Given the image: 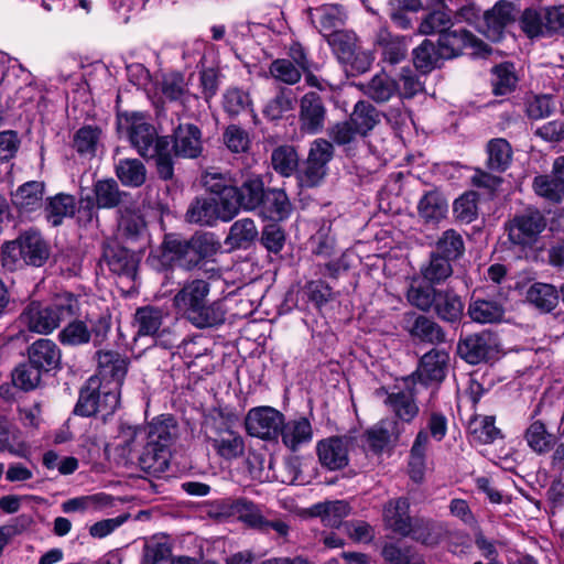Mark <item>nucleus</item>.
I'll use <instances>...</instances> for the list:
<instances>
[{
	"instance_id": "2eb2a0df",
	"label": "nucleus",
	"mask_w": 564,
	"mask_h": 564,
	"mask_svg": "<svg viewBox=\"0 0 564 564\" xmlns=\"http://www.w3.org/2000/svg\"><path fill=\"white\" fill-rule=\"evenodd\" d=\"M438 45L441 55L446 59L463 54L466 48H470V53L475 55L489 53L488 46L482 41L464 29L451 30L449 28L440 35Z\"/></svg>"
},
{
	"instance_id": "39448f33",
	"label": "nucleus",
	"mask_w": 564,
	"mask_h": 564,
	"mask_svg": "<svg viewBox=\"0 0 564 564\" xmlns=\"http://www.w3.org/2000/svg\"><path fill=\"white\" fill-rule=\"evenodd\" d=\"M174 325V318L167 311L152 305L137 308L133 317L135 335L153 337L164 348L174 347L178 340Z\"/></svg>"
},
{
	"instance_id": "f257e3e1",
	"label": "nucleus",
	"mask_w": 564,
	"mask_h": 564,
	"mask_svg": "<svg viewBox=\"0 0 564 564\" xmlns=\"http://www.w3.org/2000/svg\"><path fill=\"white\" fill-rule=\"evenodd\" d=\"M176 433L171 416H160L143 427H129L123 432L127 446L139 451V466L142 470L158 475L169 467V446Z\"/></svg>"
},
{
	"instance_id": "4468645a",
	"label": "nucleus",
	"mask_w": 564,
	"mask_h": 564,
	"mask_svg": "<svg viewBox=\"0 0 564 564\" xmlns=\"http://www.w3.org/2000/svg\"><path fill=\"white\" fill-rule=\"evenodd\" d=\"M546 227V219L538 209H527L508 225V236L512 243L530 246Z\"/></svg>"
},
{
	"instance_id": "1a4fd4ad",
	"label": "nucleus",
	"mask_w": 564,
	"mask_h": 564,
	"mask_svg": "<svg viewBox=\"0 0 564 564\" xmlns=\"http://www.w3.org/2000/svg\"><path fill=\"white\" fill-rule=\"evenodd\" d=\"M119 402L118 391L107 390L99 377L91 376L79 391L75 412L83 416H90L97 412L108 415L118 409Z\"/></svg>"
},
{
	"instance_id": "58836bf2",
	"label": "nucleus",
	"mask_w": 564,
	"mask_h": 564,
	"mask_svg": "<svg viewBox=\"0 0 564 564\" xmlns=\"http://www.w3.org/2000/svg\"><path fill=\"white\" fill-rule=\"evenodd\" d=\"M258 237V229L251 218L236 220L225 239V243L232 249L249 247Z\"/></svg>"
},
{
	"instance_id": "dca6fc26",
	"label": "nucleus",
	"mask_w": 564,
	"mask_h": 564,
	"mask_svg": "<svg viewBox=\"0 0 564 564\" xmlns=\"http://www.w3.org/2000/svg\"><path fill=\"white\" fill-rule=\"evenodd\" d=\"M95 199L90 196H80L78 219L90 220L93 217L95 206L99 208H113L121 202L122 193L115 180L99 181L95 185Z\"/></svg>"
},
{
	"instance_id": "7c9ffc66",
	"label": "nucleus",
	"mask_w": 564,
	"mask_h": 564,
	"mask_svg": "<svg viewBox=\"0 0 564 564\" xmlns=\"http://www.w3.org/2000/svg\"><path fill=\"white\" fill-rule=\"evenodd\" d=\"M265 191L261 176H247L241 185L237 186V198L240 209L250 212L260 207L265 198Z\"/></svg>"
},
{
	"instance_id": "a19ab883",
	"label": "nucleus",
	"mask_w": 564,
	"mask_h": 564,
	"mask_svg": "<svg viewBox=\"0 0 564 564\" xmlns=\"http://www.w3.org/2000/svg\"><path fill=\"white\" fill-rule=\"evenodd\" d=\"M186 219L189 223L212 226L219 219V213L216 208L215 200L210 196H200L195 198L187 212Z\"/></svg>"
},
{
	"instance_id": "e2e57ef3",
	"label": "nucleus",
	"mask_w": 564,
	"mask_h": 564,
	"mask_svg": "<svg viewBox=\"0 0 564 564\" xmlns=\"http://www.w3.org/2000/svg\"><path fill=\"white\" fill-rule=\"evenodd\" d=\"M270 75L281 83L294 85L302 77L301 69L289 58H278L270 64Z\"/></svg>"
},
{
	"instance_id": "9d476101",
	"label": "nucleus",
	"mask_w": 564,
	"mask_h": 564,
	"mask_svg": "<svg viewBox=\"0 0 564 564\" xmlns=\"http://www.w3.org/2000/svg\"><path fill=\"white\" fill-rule=\"evenodd\" d=\"M284 415L272 406H257L248 411L245 419L246 431L250 436L264 441L280 437Z\"/></svg>"
},
{
	"instance_id": "f704fd0d",
	"label": "nucleus",
	"mask_w": 564,
	"mask_h": 564,
	"mask_svg": "<svg viewBox=\"0 0 564 564\" xmlns=\"http://www.w3.org/2000/svg\"><path fill=\"white\" fill-rule=\"evenodd\" d=\"M311 514L321 518L324 525L330 528L344 527V519L349 516L351 508L344 500L323 501L311 507Z\"/></svg>"
},
{
	"instance_id": "09e8293b",
	"label": "nucleus",
	"mask_w": 564,
	"mask_h": 564,
	"mask_svg": "<svg viewBox=\"0 0 564 564\" xmlns=\"http://www.w3.org/2000/svg\"><path fill=\"white\" fill-rule=\"evenodd\" d=\"M527 300L543 312L552 311L558 302V292L546 283H534L527 292Z\"/></svg>"
},
{
	"instance_id": "7ed1b4c3",
	"label": "nucleus",
	"mask_w": 564,
	"mask_h": 564,
	"mask_svg": "<svg viewBox=\"0 0 564 564\" xmlns=\"http://www.w3.org/2000/svg\"><path fill=\"white\" fill-rule=\"evenodd\" d=\"M1 263L9 271L24 265L41 267L50 256L48 247L36 230H28L1 247Z\"/></svg>"
},
{
	"instance_id": "9b49d317",
	"label": "nucleus",
	"mask_w": 564,
	"mask_h": 564,
	"mask_svg": "<svg viewBox=\"0 0 564 564\" xmlns=\"http://www.w3.org/2000/svg\"><path fill=\"white\" fill-rule=\"evenodd\" d=\"M334 54L344 64H349L356 69L365 72L372 63L370 53L360 51L357 36L352 31L340 30L326 37Z\"/></svg>"
},
{
	"instance_id": "680f3d73",
	"label": "nucleus",
	"mask_w": 564,
	"mask_h": 564,
	"mask_svg": "<svg viewBox=\"0 0 564 564\" xmlns=\"http://www.w3.org/2000/svg\"><path fill=\"white\" fill-rule=\"evenodd\" d=\"M525 440L528 445L538 454H543L550 451L554 443V437L545 429L541 421H534L525 432Z\"/></svg>"
},
{
	"instance_id": "79ce46f5",
	"label": "nucleus",
	"mask_w": 564,
	"mask_h": 564,
	"mask_svg": "<svg viewBox=\"0 0 564 564\" xmlns=\"http://www.w3.org/2000/svg\"><path fill=\"white\" fill-rule=\"evenodd\" d=\"M398 421L381 420L366 432L367 443L373 452H382L398 437Z\"/></svg>"
},
{
	"instance_id": "338daca9",
	"label": "nucleus",
	"mask_w": 564,
	"mask_h": 564,
	"mask_svg": "<svg viewBox=\"0 0 564 564\" xmlns=\"http://www.w3.org/2000/svg\"><path fill=\"white\" fill-rule=\"evenodd\" d=\"M470 433L476 441L482 444L492 443L500 435V431L495 426L494 416L474 419L470 422Z\"/></svg>"
},
{
	"instance_id": "3c124183",
	"label": "nucleus",
	"mask_w": 564,
	"mask_h": 564,
	"mask_svg": "<svg viewBox=\"0 0 564 564\" xmlns=\"http://www.w3.org/2000/svg\"><path fill=\"white\" fill-rule=\"evenodd\" d=\"M487 165L491 171L503 172L508 169L512 159V150L507 140H491L487 145Z\"/></svg>"
},
{
	"instance_id": "6ab92c4d",
	"label": "nucleus",
	"mask_w": 564,
	"mask_h": 564,
	"mask_svg": "<svg viewBox=\"0 0 564 564\" xmlns=\"http://www.w3.org/2000/svg\"><path fill=\"white\" fill-rule=\"evenodd\" d=\"M518 13L517 7L506 0L498 1L494 8L484 15L481 32L490 41H499L507 25L516 20Z\"/></svg>"
},
{
	"instance_id": "a211bd4d",
	"label": "nucleus",
	"mask_w": 564,
	"mask_h": 564,
	"mask_svg": "<svg viewBox=\"0 0 564 564\" xmlns=\"http://www.w3.org/2000/svg\"><path fill=\"white\" fill-rule=\"evenodd\" d=\"M351 440L347 436H330L317 443L316 452L323 467L329 470L345 468L349 463Z\"/></svg>"
},
{
	"instance_id": "de8ad7c7",
	"label": "nucleus",
	"mask_w": 564,
	"mask_h": 564,
	"mask_svg": "<svg viewBox=\"0 0 564 564\" xmlns=\"http://www.w3.org/2000/svg\"><path fill=\"white\" fill-rule=\"evenodd\" d=\"M261 206L268 213L269 218L273 220L285 219L292 209L288 195L280 188H268Z\"/></svg>"
},
{
	"instance_id": "412c9836",
	"label": "nucleus",
	"mask_w": 564,
	"mask_h": 564,
	"mask_svg": "<svg viewBox=\"0 0 564 564\" xmlns=\"http://www.w3.org/2000/svg\"><path fill=\"white\" fill-rule=\"evenodd\" d=\"M448 361L449 355L445 350L432 349L423 355L416 371L412 376H414L416 383H440L446 376Z\"/></svg>"
},
{
	"instance_id": "0eeeda50",
	"label": "nucleus",
	"mask_w": 564,
	"mask_h": 564,
	"mask_svg": "<svg viewBox=\"0 0 564 564\" xmlns=\"http://www.w3.org/2000/svg\"><path fill=\"white\" fill-rule=\"evenodd\" d=\"M419 389L414 376L403 378L389 392L384 388L376 391L378 398H383L384 405L393 413L394 417L401 422L410 424L420 413L416 402Z\"/></svg>"
},
{
	"instance_id": "864d4df0",
	"label": "nucleus",
	"mask_w": 564,
	"mask_h": 564,
	"mask_svg": "<svg viewBox=\"0 0 564 564\" xmlns=\"http://www.w3.org/2000/svg\"><path fill=\"white\" fill-rule=\"evenodd\" d=\"M18 435L19 430L12 425L7 416L0 415V452H9L15 456H22L25 446Z\"/></svg>"
},
{
	"instance_id": "ddd939ff",
	"label": "nucleus",
	"mask_w": 564,
	"mask_h": 564,
	"mask_svg": "<svg viewBox=\"0 0 564 564\" xmlns=\"http://www.w3.org/2000/svg\"><path fill=\"white\" fill-rule=\"evenodd\" d=\"M126 122L130 142L138 153L143 158L155 155L158 144L164 137L156 135L154 127L147 121L145 116L140 112L127 113Z\"/></svg>"
},
{
	"instance_id": "c9c22d12",
	"label": "nucleus",
	"mask_w": 564,
	"mask_h": 564,
	"mask_svg": "<svg viewBox=\"0 0 564 564\" xmlns=\"http://www.w3.org/2000/svg\"><path fill=\"white\" fill-rule=\"evenodd\" d=\"M547 17L549 8H528L522 12L519 24L524 34L530 39L552 35Z\"/></svg>"
},
{
	"instance_id": "603ef678",
	"label": "nucleus",
	"mask_w": 564,
	"mask_h": 564,
	"mask_svg": "<svg viewBox=\"0 0 564 564\" xmlns=\"http://www.w3.org/2000/svg\"><path fill=\"white\" fill-rule=\"evenodd\" d=\"M441 55L440 45L437 48L430 40H424L420 46L413 51V62L417 69L423 73L431 72L438 66V62L444 59Z\"/></svg>"
},
{
	"instance_id": "5fc2aeb1",
	"label": "nucleus",
	"mask_w": 564,
	"mask_h": 564,
	"mask_svg": "<svg viewBox=\"0 0 564 564\" xmlns=\"http://www.w3.org/2000/svg\"><path fill=\"white\" fill-rule=\"evenodd\" d=\"M271 163L275 172L290 176L299 165L297 153L292 145H280L271 154Z\"/></svg>"
},
{
	"instance_id": "473e14b6",
	"label": "nucleus",
	"mask_w": 564,
	"mask_h": 564,
	"mask_svg": "<svg viewBox=\"0 0 564 564\" xmlns=\"http://www.w3.org/2000/svg\"><path fill=\"white\" fill-rule=\"evenodd\" d=\"M447 210L448 202L438 189L426 192L417 203V213L424 223H440L446 217Z\"/></svg>"
},
{
	"instance_id": "37998d69",
	"label": "nucleus",
	"mask_w": 564,
	"mask_h": 564,
	"mask_svg": "<svg viewBox=\"0 0 564 564\" xmlns=\"http://www.w3.org/2000/svg\"><path fill=\"white\" fill-rule=\"evenodd\" d=\"M409 333L412 337L431 344L445 341V333L442 327L436 322L424 315H417L414 318L411 327L409 328Z\"/></svg>"
},
{
	"instance_id": "0e129e2a",
	"label": "nucleus",
	"mask_w": 564,
	"mask_h": 564,
	"mask_svg": "<svg viewBox=\"0 0 564 564\" xmlns=\"http://www.w3.org/2000/svg\"><path fill=\"white\" fill-rule=\"evenodd\" d=\"M477 200L478 194L476 192L464 193L454 202L453 212L455 217L466 224L474 221L478 215Z\"/></svg>"
},
{
	"instance_id": "5701e85b",
	"label": "nucleus",
	"mask_w": 564,
	"mask_h": 564,
	"mask_svg": "<svg viewBox=\"0 0 564 564\" xmlns=\"http://www.w3.org/2000/svg\"><path fill=\"white\" fill-rule=\"evenodd\" d=\"M173 150L175 155L195 159L203 151L202 132L198 127L186 123L180 124L174 131Z\"/></svg>"
},
{
	"instance_id": "6e6552de",
	"label": "nucleus",
	"mask_w": 564,
	"mask_h": 564,
	"mask_svg": "<svg viewBox=\"0 0 564 564\" xmlns=\"http://www.w3.org/2000/svg\"><path fill=\"white\" fill-rule=\"evenodd\" d=\"M206 438L216 454L226 462L236 460L245 455V440L221 415L206 422Z\"/></svg>"
},
{
	"instance_id": "49530a36",
	"label": "nucleus",
	"mask_w": 564,
	"mask_h": 564,
	"mask_svg": "<svg viewBox=\"0 0 564 564\" xmlns=\"http://www.w3.org/2000/svg\"><path fill=\"white\" fill-rule=\"evenodd\" d=\"M44 195V183L30 181L18 187L13 195V203L26 212L41 205Z\"/></svg>"
},
{
	"instance_id": "cd10ccee",
	"label": "nucleus",
	"mask_w": 564,
	"mask_h": 564,
	"mask_svg": "<svg viewBox=\"0 0 564 564\" xmlns=\"http://www.w3.org/2000/svg\"><path fill=\"white\" fill-rule=\"evenodd\" d=\"M311 20L317 23L319 33L328 37L341 30L346 21V13L338 4H324L311 11Z\"/></svg>"
},
{
	"instance_id": "b1692460",
	"label": "nucleus",
	"mask_w": 564,
	"mask_h": 564,
	"mask_svg": "<svg viewBox=\"0 0 564 564\" xmlns=\"http://www.w3.org/2000/svg\"><path fill=\"white\" fill-rule=\"evenodd\" d=\"M29 361L42 372H50L59 367L61 350L51 339L40 338L28 348Z\"/></svg>"
},
{
	"instance_id": "2f4dec72",
	"label": "nucleus",
	"mask_w": 564,
	"mask_h": 564,
	"mask_svg": "<svg viewBox=\"0 0 564 564\" xmlns=\"http://www.w3.org/2000/svg\"><path fill=\"white\" fill-rule=\"evenodd\" d=\"M109 328V323L104 318L75 321L73 322V345L93 340L94 345L98 346L106 338Z\"/></svg>"
},
{
	"instance_id": "774afa93",
	"label": "nucleus",
	"mask_w": 564,
	"mask_h": 564,
	"mask_svg": "<svg viewBox=\"0 0 564 564\" xmlns=\"http://www.w3.org/2000/svg\"><path fill=\"white\" fill-rule=\"evenodd\" d=\"M382 555L389 564H425L424 560L411 549H401L394 544L386 545Z\"/></svg>"
},
{
	"instance_id": "f3484780",
	"label": "nucleus",
	"mask_w": 564,
	"mask_h": 564,
	"mask_svg": "<svg viewBox=\"0 0 564 564\" xmlns=\"http://www.w3.org/2000/svg\"><path fill=\"white\" fill-rule=\"evenodd\" d=\"M326 117L327 109L318 94L310 91L302 96L299 106V126L302 132L319 133L325 127Z\"/></svg>"
},
{
	"instance_id": "8fccbe9b",
	"label": "nucleus",
	"mask_w": 564,
	"mask_h": 564,
	"mask_svg": "<svg viewBox=\"0 0 564 564\" xmlns=\"http://www.w3.org/2000/svg\"><path fill=\"white\" fill-rule=\"evenodd\" d=\"M365 93L377 102H387L398 93V84L387 74L380 73L369 80Z\"/></svg>"
},
{
	"instance_id": "bf43d9fd",
	"label": "nucleus",
	"mask_w": 564,
	"mask_h": 564,
	"mask_svg": "<svg viewBox=\"0 0 564 564\" xmlns=\"http://www.w3.org/2000/svg\"><path fill=\"white\" fill-rule=\"evenodd\" d=\"M518 77L512 64L503 63L492 68V87L496 95H506L516 88Z\"/></svg>"
},
{
	"instance_id": "c756f323",
	"label": "nucleus",
	"mask_w": 564,
	"mask_h": 564,
	"mask_svg": "<svg viewBox=\"0 0 564 564\" xmlns=\"http://www.w3.org/2000/svg\"><path fill=\"white\" fill-rule=\"evenodd\" d=\"M280 436L282 438V443L288 448L295 452L303 444L311 442L313 437L312 425L304 416H300L288 422L283 419V426L281 429Z\"/></svg>"
},
{
	"instance_id": "4c0bfd02",
	"label": "nucleus",
	"mask_w": 564,
	"mask_h": 564,
	"mask_svg": "<svg viewBox=\"0 0 564 564\" xmlns=\"http://www.w3.org/2000/svg\"><path fill=\"white\" fill-rule=\"evenodd\" d=\"M457 351L468 364L477 365L489 354L488 337L481 334L469 335L459 340Z\"/></svg>"
},
{
	"instance_id": "f03ea898",
	"label": "nucleus",
	"mask_w": 564,
	"mask_h": 564,
	"mask_svg": "<svg viewBox=\"0 0 564 564\" xmlns=\"http://www.w3.org/2000/svg\"><path fill=\"white\" fill-rule=\"evenodd\" d=\"M210 284L204 279L185 281L173 297L175 311L197 328L225 322V310L218 301L209 302Z\"/></svg>"
},
{
	"instance_id": "6e6d98bb",
	"label": "nucleus",
	"mask_w": 564,
	"mask_h": 564,
	"mask_svg": "<svg viewBox=\"0 0 564 564\" xmlns=\"http://www.w3.org/2000/svg\"><path fill=\"white\" fill-rule=\"evenodd\" d=\"M436 253L449 261L460 258L465 251L462 235L454 229L445 230L436 242Z\"/></svg>"
},
{
	"instance_id": "20e7f679",
	"label": "nucleus",
	"mask_w": 564,
	"mask_h": 564,
	"mask_svg": "<svg viewBox=\"0 0 564 564\" xmlns=\"http://www.w3.org/2000/svg\"><path fill=\"white\" fill-rule=\"evenodd\" d=\"M163 248L172 254V259L184 260L186 267L192 268L200 260L215 256L221 249V243L215 234L196 232L188 240L167 235Z\"/></svg>"
},
{
	"instance_id": "aec40b11",
	"label": "nucleus",
	"mask_w": 564,
	"mask_h": 564,
	"mask_svg": "<svg viewBox=\"0 0 564 564\" xmlns=\"http://www.w3.org/2000/svg\"><path fill=\"white\" fill-rule=\"evenodd\" d=\"M98 368L102 386L107 387V390L118 391L120 394V388L124 380L128 371V360L119 352L107 350L98 352Z\"/></svg>"
},
{
	"instance_id": "052dcab7",
	"label": "nucleus",
	"mask_w": 564,
	"mask_h": 564,
	"mask_svg": "<svg viewBox=\"0 0 564 564\" xmlns=\"http://www.w3.org/2000/svg\"><path fill=\"white\" fill-rule=\"evenodd\" d=\"M42 373L30 361L20 364L12 371V383L23 391H31L40 384Z\"/></svg>"
},
{
	"instance_id": "a878e982",
	"label": "nucleus",
	"mask_w": 564,
	"mask_h": 564,
	"mask_svg": "<svg viewBox=\"0 0 564 564\" xmlns=\"http://www.w3.org/2000/svg\"><path fill=\"white\" fill-rule=\"evenodd\" d=\"M163 95L171 100H180L184 111L188 117H195L199 99L196 95L188 94L184 77L178 73H173L164 77L162 83Z\"/></svg>"
},
{
	"instance_id": "4d7b16f0",
	"label": "nucleus",
	"mask_w": 564,
	"mask_h": 564,
	"mask_svg": "<svg viewBox=\"0 0 564 564\" xmlns=\"http://www.w3.org/2000/svg\"><path fill=\"white\" fill-rule=\"evenodd\" d=\"M424 280L430 283H441L453 273L451 261L440 253H433L430 261L421 268Z\"/></svg>"
},
{
	"instance_id": "393cba45",
	"label": "nucleus",
	"mask_w": 564,
	"mask_h": 564,
	"mask_svg": "<svg viewBox=\"0 0 564 564\" xmlns=\"http://www.w3.org/2000/svg\"><path fill=\"white\" fill-rule=\"evenodd\" d=\"M375 46L380 51L382 61L391 65L403 61L408 52L405 37L394 35L386 28L378 30L375 36Z\"/></svg>"
},
{
	"instance_id": "72a5a7b5",
	"label": "nucleus",
	"mask_w": 564,
	"mask_h": 564,
	"mask_svg": "<svg viewBox=\"0 0 564 564\" xmlns=\"http://www.w3.org/2000/svg\"><path fill=\"white\" fill-rule=\"evenodd\" d=\"M432 308L442 321L457 323L463 316L464 303L454 291L438 290Z\"/></svg>"
},
{
	"instance_id": "13d9d810",
	"label": "nucleus",
	"mask_w": 564,
	"mask_h": 564,
	"mask_svg": "<svg viewBox=\"0 0 564 564\" xmlns=\"http://www.w3.org/2000/svg\"><path fill=\"white\" fill-rule=\"evenodd\" d=\"M534 193L551 203H560L564 197V185L556 177L535 176L532 184Z\"/></svg>"
},
{
	"instance_id": "ea45409f",
	"label": "nucleus",
	"mask_w": 564,
	"mask_h": 564,
	"mask_svg": "<svg viewBox=\"0 0 564 564\" xmlns=\"http://www.w3.org/2000/svg\"><path fill=\"white\" fill-rule=\"evenodd\" d=\"M116 175L122 185L140 187L147 181V167L138 159H120L116 163Z\"/></svg>"
},
{
	"instance_id": "f8f14e48",
	"label": "nucleus",
	"mask_w": 564,
	"mask_h": 564,
	"mask_svg": "<svg viewBox=\"0 0 564 564\" xmlns=\"http://www.w3.org/2000/svg\"><path fill=\"white\" fill-rule=\"evenodd\" d=\"M63 308L44 305L33 301L29 303L18 318V323L28 330L46 335L58 327Z\"/></svg>"
},
{
	"instance_id": "423d86ee",
	"label": "nucleus",
	"mask_w": 564,
	"mask_h": 564,
	"mask_svg": "<svg viewBox=\"0 0 564 564\" xmlns=\"http://www.w3.org/2000/svg\"><path fill=\"white\" fill-rule=\"evenodd\" d=\"M202 185L210 198L215 200L219 213V220L228 223L240 212L237 186L227 172H220L217 169H209L202 175Z\"/></svg>"
},
{
	"instance_id": "bb28decb",
	"label": "nucleus",
	"mask_w": 564,
	"mask_h": 564,
	"mask_svg": "<svg viewBox=\"0 0 564 564\" xmlns=\"http://www.w3.org/2000/svg\"><path fill=\"white\" fill-rule=\"evenodd\" d=\"M104 258L113 273L134 279L139 263L137 253L126 247L108 246L104 250Z\"/></svg>"
},
{
	"instance_id": "c03bdc74",
	"label": "nucleus",
	"mask_w": 564,
	"mask_h": 564,
	"mask_svg": "<svg viewBox=\"0 0 564 564\" xmlns=\"http://www.w3.org/2000/svg\"><path fill=\"white\" fill-rule=\"evenodd\" d=\"M438 290L417 279L412 280L406 291L408 302L422 312H430Z\"/></svg>"
},
{
	"instance_id": "69168bd1",
	"label": "nucleus",
	"mask_w": 564,
	"mask_h": 564,
	"mask_svg": "<svg viewBox=\"0 0 564 564\" xmlns=\"http://www.w3.org/2000/svg\"><path fill=\"white\" fill-rule=\"evenodd\" d=\"M390 19L401 29L410 26L408 12H416L421 8L420 0H390L388 2Z\"/></svg>"
},
{
	"instance_id": "c85d7f7f",
	"label": "nucleus",
	"mask_w": 564,
	"mask_h": 564,
	"mask_svg": "<svg viewBox=\"0 0 564 564\" xmlns=\"http://www.w3.org/2000/svg\"><path fill=\"white\" fill-rule=\"evenodd\" d=\"M467 313L471 321L479 324L500 323L505 316V307L498 300L473 297Z\"/></svg>"
},
{
	"instance_id": "e433bc0d",
	"label": "nucleus",
	"mask_w": 564,
	"mask_h": 564,
	"mask_svg": "<svg viewBox=\"0 0 564 564\" xmlns=\"http://www.w3.org/2000/svg\"><path fill=\"white\" fill-rule=\"evenodd\" d=\"M101 131L97 127L86 126L79 129L73 138V148L76 149L78 159L86 165L96 156Z\"/></svg>"
},
{
	"instance_id": "a18cd8bd",
	"label": "nucleus",
	"mask_w": 564,
	"mask_h": 564,
	"mask_svg": "<svg viewBox=\"0 0 564 564\" xmlns=\"http://www.w3.org/2000/svg\"><path fill=\"white\" fill-rule=\"evenodd\" d=\"M349 121L359 132V135H366L380 121L377 109L367 101H358L350 115Z\"/></svg>"
},
{
	"instance_id": "4be33fe9",
	"label": "nucleus",
	"mask_w": 564,
	"mask_h": 564,
	"mask_svg": "<svg viewBox=\"0 0 564 564\" xmlns=\"http://www.w3.org/2000/svg\"><path fill=\"white\" fill-rule=\"evenodd\" d=\"M410 502L406 498L400 497L389 500L382 510L384 524L403 536L412 531L411 517L409 514Z\"/></svg>"
}]
</instances>
